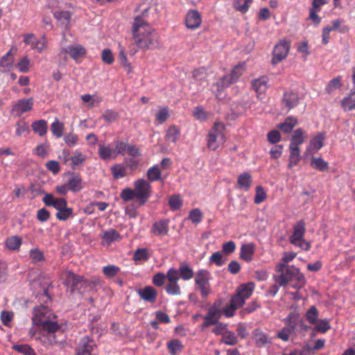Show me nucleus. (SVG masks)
<instances>
[{"instance_id": "69168bd1", "label": "nucleus", "mask_w": 355, "mask_h": 355, "mask_svg": "<svg viewBox=\"0 0 355 355\" xmlns=\"http://www.w3.org/2000/svg\"><path fill=\"white\" fill-rule=\"evenodd\" d=\"M119 271V268L114 265H108L104 266L103 268V272L104 275L108 277H112L115 276Z\"/></svg>"}, {"instance_id": "49530a36", "label": "nucleus", "mask_w": 355, "mask_h": 355, "mask_svg": "<svg viewBox=\"0 0 355 355\" xmlns=\"http://www.w3.org/2000/svg\"><path fill=\"white\" fill-rule=\"evenodd\" d=\"M113 178L116 180L122 178L125 176V168L121 164H116L111 167Z\"/></svg>"}, {"instance_id": "9b49d317", "label": "nucleus", "mask_w": 355, "mask_h": 355, "mask_svg": "<svg viewBox=\"0 0 355 355\" xmlns=\"http://www.w3.org/2000/svg\"><path fill=\"white\" fill-rule=\"evenodd\" d=\"M207 77V71L204 67L195 69L192 73L193 80L191 82V84L193 85L195 83H199L200 87V88L198 89V90L199 91L205 88V86L208 85Z\"/></svg>"}, {"instance_id": "72a5a7b5", "label": "nucleus", "mask_w": 355, "mask_h": 355, "mask_svg": "<svg viewBox=\"0 0 355 355\" xmlns=\"http://www.w3.org/2000/svg\"><path fill=\"white\" fill-rule=\"evenodd\" d=\"M290 155L288 159V168H292L296 166L300 161V148H289Z\"/></svg>"}, {"instance_id": "ea45409f", "label": "nucleus", "mask_w": 355, "mask_h": 355, "mask_svg": "<svg viewBox=\"0 0 355 355\" xmlns=\"http://www.w3.org/2000/svg\"><path fill=\"white\" fill-rule=\"evenodd\" d=\"M252 0H235L233 3L234 9L242 13H245L249 8Z\"/></svg>"}, {"instance_id": "864d4df0", "label": "nucleus", "mask_w": 355, "mask_h": 355, "mask_svg": "<svg viewBox=\"0 0 355 355\" xmlns=\"http://www.w3.org/2000/svg\"><path fill=\"white\" fill-rule=\"evenodd\" d=\"M324 134L322 132L318 133L311 141V145L317 150L320 149L324 145Z\"/></svg>"}, {"instance_id": "2f4dec72", "label": "nucleus", "mask_w": 355, "mask_h": 355, "mask_svg": "<svg viewBox=\"0 0 355 355\" xmlns=\"http://www.w3.org/2000/svg\"><path fill=\"white\" fill-rule=\"evenodd\" d=\"M310 165L312 168L322 172L327 171L329 169V164L321 157H313Z\"/></svg>"}, {"instance_id": "473e14b6", "label": "nucleus", "mask_w": 355, "mask_h": 355, "mask_svg": "<svg viewBox=\"0 0 355 355\" xmlns=\"http://www.w3.org/2000/svg\"><path fill=\"white\" fill-rule=\"evenodd\" d=\"M300 320L299 314L296 312H291L284 319V322L286 323V327L294 331Z\"/></svg>"}, {"instance_id": "cd10ccee", "label": "nucleus", "mask_w": 355, "mask_h": 355, "mask_svg": "<svg viewBox=\"0 0 355 355\" xmlns=\"http://www.w3.org/2000/svg\"><path fill=\"white\" fill-rule=\"evenodd\" d=\"M298 124V121L293 116H288L284 123L278 125L279 128L282 130L283 132L288 133L291 132L293 128Z\"/></svg>"}, {"instance_id": "393cba45", "label": "nucleus", "mask_w": 355, "mask_h": 355, "mask_svg": "<svg viewBox=\"0 0 355 355\" xmlns=\"http://www.w3.org/2000/svg\"><path fill=\"white\" fill-rule=\"evenodd\" d=\"M31 127L33 132L40 137L44 136L47 132V122L44 119L34 121L32 123Z\"/></svg>"}, {"instance_id": "f704fd0d", "label": "nucleus", "mask_w": 355, "mask_h": 355, "mask_svg": "<svg viewBox=\"0 0 355 355\" xmlns=\"http://www.w3.org/2000/svg\"><path fill=\"white\" fill-rule=\"evenodd\" d=\"M102 237L108 244L114 241H119L121 239L120 234L114 229H110L104 232Z\"/></svg>"}, {"instance_id": "6e6552de", "label": "nucleus", "mask_w": 355, "mask_h": 355, "mask_svg": "<svg viewBox=\"0 0 355 355\" xmlns=\"http://www.w3.org/2000/svg\"><path fill=\"white\" fill-rule=\"evenodd\" d=\"M34 100L32 97L18 100L11 108V112L17 116L33 110Z\"/></svg>"}, {"instance_id": "1a4fd4ad", "label": "nucleus", "mask_w": 355, "mask_h": 355, "mask_svg": "<svg viewBox=\"0 0 355 355\" xmlns=\"http://www.w3.org/2000/svg\"><path fill=\"white\" fill-rule=\"evenodd\" d=\"M300 102L299 95L293 91H286L284 93L282 103L288 111L295 107Z\"/></svg>"}, {"instance_id": "f8f14e48", "label": "nucleus", "mask_w": 355, "mask_h": 355, "mask_svg": "<svg viewBox=\"0 0 355 355\" xmlns=\"http://www.w3.org/2000/svg\"><path fill=\"white\" fill-rule=\"evenodd\" d=\"M202 22L201 15L198 10H189L185 17V24L188 28L196 29Z\"/></svg>"}, {"instance_id": "0e129e2a", "label": "nucleus", "mask_w": 355, "mask_h": 355, "mask_svg": "<svg viewBox=\"0 0 355 355\" xmlns=\"http://www.w3.org/2000/svg\"><path fill=\"white\" fill-rule=\"evenodd\" d=\"M48 171L52 172L54 175L58 174L60 171V166L58 162L55 160H50L45 164Z\"/></svg>"}, {"instance_id": "c9c22d12", "label": "nucleus", "mask_w": 355, "mask_h": 355, "mask_svg": "<svg viewBox=\"0 0 355 355\" xmlns=\"http://www.w3.org/2000/svg\"><path fill=\"white\" fill-rule=\"evenodd\" d=\"M254 289V284L248 283L247 284L241 285L237 290V294H240V296L243 298L244 300L249 298Z\"/></svg>"}, {"instance_id": "5fc2aeb1", "label": "nucleus", "mask_w": 355, "mask_h": 355, "mask_svg": "<svg viewBox=\"0 0 355 355\" xmlns=\"http://www.w3.org/2000/svg\"><path fill=\"white\" fill-rule=\"evenodd\" d=\"M318 318V311L315 306H312L306 313V318L311 324H315Z\"/></svg>"}, {"instance_id": "e2e57ef3", "label": "nucleus", "mask_w": 355, "mask_h": 355, "mask_svg": "<svg viewBox=\"0 0 355 355\" xmlns=\"http://www.w3.org/2000/svg\"><path fill=\"white\" fill-rule=\"evenodd\" d=\"M165 275L166 276V279L168 282L171 283L178 282L180 277L179 272L173 268H170Z\"/></svg>"}, {"instance_id": "5701e85b", "label": "nucleus", "mask_w": 355, "mask_h": 355, "mask_svg": "<svg viewBox=\"0 0 355 355\" xmlns=\"http://www.w3.org/2000/svg\"><path fill=\"white\" fill-rule=\"evenodd\" d=\"M253 339L258 347H263L270 342L268 336L259 329H256L253 331Z\"/></svg>"}, {"instance_id": "412c9836", "label": "nucleus", "mask_w": 355, "mask_h": 355, "mask_svg": "<svg viewBox=\"0 0 355 355\" xmlns=\"http://www.w3.org/2000/svg\"><path fill=\"white\" fill-rule=\"evenodd\" d=\"M268 79L266 76L254 79L252 81L253 89L259 94H263L268 88Z\"/></svg>"}, {"instance_id": "dca6fc26", "label": "nucleus", "mask_w": 355, "mask_h": 355, "mask_svg": "<svg viewBox=\"0 0 355 355\" xmlns=\"http://www.w3.org/2000/svg\"><path fill=\"white\" fill-rule=\"evenodd\" d=\"M82 276L78 275L71 271H68L66 273L65 284L70 288L71 293H74L79 284L82 282Z\"/></svg>"}, {"instance_id": "680f3d73", "label": "nucleus", "mask_w": 355, "mask_h": 355, "mask_svg": "<svg viewBox=\"0 0 355 355\" xmlns=\"http://www.w3.org/2000/svg\"><path fill=\"white\" fill-rule=\"evenodd\" d=\"M266 194L264 189L261 186H258L256 188V194L254 196V203L260 204L265 200Z\"/></svg>"}, {"instance_id": "4d7b16f0", "label": "nucleus", "mask_w": 355, "mask_h": 355, "mask_svg": "<svg viewBox=\"0 0 355 355\" xmlns=\"http://www.w3.org/2000/svg\"><path fill=\"white\" fill-rule=\"evenodd\" d=\"M128 146L129 145L124 141H115V148H114L115 155L116 156L117 155H125L126 154Z\"/></svg>"}, {"instance_id": "f257e3e1", "label": "nucleus", "mask_w": 355, "mask_h": 355, "mask_svg": "<svg viewBox=\"0 0 355 355\" xmlns=\"http://www.w3.org/2000/svg\"><path fill=\"white\" fill-rule=\"evenodd\" d=\"M132 34L135 44L140 49H153L158 45L157 33L141 16L135 17L132 24Z\"/></svg>"}, {"instance_id": "79ce46f5", "label": "nucleus", "mask_w": 355, "mask_h": 355, "mask_svg": "<svg viewBox=\"0 0 355 355\" xmlns=\"http://www.w3.org/2000/svg\"><path fill=\"white\" fill-rule=\"evenodd\" d=\"M221 341L227 345L233 346L237 344L239 340L234 332L228 330L223 336Z\"/></svg>"}, {"instance_id": "c85d7f7f", "label": "nucleus", "mask_w": 355, "mask_h": 355, "mask_svg": "<svg viewBox=\"0 0 355 355\" xmlns=\"http://www.w3.org/2000/svg\"><path fill=\"white\" fill-rule=\"evenodd\" d=\"M98 155L100 158L105 161L116 157L114 149L111 148L109 146L99 145Z\"/></svg>"}, {"instance_id": "2eb2a0df", "label": "nucleus", "mask_w": 355, "mask_h": 355, "mask_svg": "<svg viewBox=\"0 0 355 355\" xmlns=\"http://www.w3.org/2000/svg\"><path fill=\"white\" fill-rule=\"evenodd\" d=\"M169 220L162 219L153 224L151 232L156 236L167 235L169 230Z\"/></svg>"}, {"instance_id": "7ed1b4c3", "label": "nucleus", "mask_w": 355, "mask_h": 355, "mask_svg": "<svg viewBox=\"0 0 355 355\" xmlns=\"http://www.w3.org/2000/svg\"><path fill=\"white\" fill-rule=\"evenodd\" d=\"M135 197L139 199V205H144L151 195V186L144 179H139L135 182Z\"/></svg>"}, {"instance_id": "4468645a", "label": "nucleus", "mask_w": 355, "mask_h": 355, "mask_svg": "<svg viewBox=\"0 0 355 355\" xmlns=\"http://www.w3.org/2000/svg\"><path fill=\"white\" fill-rule=\"evenodd\" d=\"M63 53H69L73 59H77L86 53L85 49L81 45L68 46L62 48L58 56H62Z\"/></svg>"}, {"instance_id": "ddd939ff", "label": "nucleus", "mask_w": 355, "mask_h": 355, "mask_svg": "<svg viewBox=\"0 0 355 355\" xmlns=\"http://www.w3.org/2000/svg\"><path fill=\"white\" fill-rule=\"evenodd\" d=\"M137 293L141 300L149 303H154L157 297V291L150 286L139 289Z\"/></svg>"}, {"instance_id": "6e6d98bb", "label": "nucleus", "mask_w": 355, "mask_h": 355, "mask_svg": "<svg viewBox=\"0 0 355 355\" xmlns=\"http://www.w3.org/2000/svg\"><path fill=\"white\" fill-rule=\"evenodd\" d=\"M341 86V78L340 77H336L329 81L326 87V92L328 94L332 93L336 89L340 88Z\"/></svg>"}, {"instance_id": "bb28decb", "label": "nucleus", "mask_w": 355, "mask_h": 355, "mask_svg": "<svg viewBox=\"0 0 355 355\" xmlns=\"http://www.w3.org/2000/svg\"><path fill=\"white\" fill-rule=\"evenodd\" d=\"M12 49L6 53L0 60V71L1 72H6L8 67L12 65L14 58L12 53Z\"/></svg>"}, {"instance_id": "4be33fe9", "label": "nucleus", "mask_w": 355, "mask_h": 355, "mask_svg": "<svg viewBox=\"0 0 355 355\" xmlns=\"http://www.w3.org/2000/svg\"><path fill=\"white\" fill-rule=\"evenodd\" d=\"M49 308L44 305H41L40 306L35 308L33 310L34 315L32 318L33 324L37 325V322H36L37 319H39V320L41 319L42 320H46V319L51 318V316H50L51 314H49V315H46L49 313Z\"/></svg>"}, {"instance_id": "7c9ffc66", "label": "nucleus", "mask_w": 355, "mask_h": 355, "mask_svg": "<svg viewBox=\"0 0 355 355\" xmlns=\"http://www.w3.org/2000/svg\"><path fill=\"white\" fill-rule=\"evenodd\" d=\"M54 17L60 21L62 26H64L65 28H69V21L71 20V14L68 11H60L55 12L53 14Z\"/></svg>"}, {"instance_id": "e433bc0d", "label": "nucleus", "mask_w": 355, "mask_h": 355, "mask_svg": "<svg viewBox=\"0 0 355 355\" xmlns=\"http://www.w3.org/2000/svg\"><path fill=\"white\" fill-rule=\"evenodd\" d=\"M21 243L22 241L19 236H12L6 240L5 245L10 250H16L19 248Z\"/></svg>"}, {"instance_id": "a211bd4d", "label": "nucleus", "mask_w": 355, "mask_h": 355, "mask_svg": "<svg viewBox=\"0 0 355 355\" xmlns=\"http://www.w3.org/2000/svg\"><path fill=\"white\" fill-rule=\"evenodd\" d=\"M230 74H227L220 78L214 85L217 87L216 96L217 98H222V91L223 89L229 87L230 85L234 83V81L230 79Z\"/></svg>"}, {"instance_id": "a18cd8bd", "label": "nucleus", "mask_w": 355, "mask_h": 355, "mask_svg": "<svg viewBox=\"0 0 355 355\" xmlns=\"http://www.w3.org/2000/svg\"><path fill=\"white\" fill-rule=\"evenodd\" d=\"M12 348L15 351L24 355H36L33 349L26 344L15 345Z\"/></svg>"}, {"instance_id": "0eeeda50", "label": "nucleus", "mask_w": 355, "mask_h": 355, "mask_svg": "<svg viewBox=\"0 0 355 355\" xmlns=\"http://www.w3.org/2000/svg\"><path fill=\"white\" fill-rule=\"evenodd\" d=\"M224 130V125L222 123H216L214 128L211 130L207 135V147L209 149L215 150L218 144L216 139L219 136L223 135V130Z\"/></svg>"}, {"instance_id": "3c124183", "label": "nucleus", "mask_w": 355, "mask_h": 355, "mask_svg": "<svg viewBox=\"0 0 355 355\" xmlns=\"http://www.w3.org/2000/svg\"><path fill=\"white\" fill-rule=\"evenodd\" d=\"M161 171L157 166L150 167L147 171V177L151 182H154L160 179Z\"/></svg>"}, {"instance_id": "b1692460", "label": "nucleus", "mask_w": 355, "mask_h": 355, "mask_svg": "<svg viewBox=\"0 0 355 355\" xmlns=\"http://www.w3.org/2000/svg\"><path fill=\"white\" fill-rule=\"evenodd\" d=\"M67 185L69 190L73 192L80 191L83 189L82 179L78 174L71 173V177L69 178Z\"/></svg>"}, {"instance_id": "8fccbe9b", "label": "nucleus", "mask_w": 355, "mask_h": 355, "mask_svg": "<svg viewBox=\"0 0 355 355\" xmlns=\"http://www.w3.org/2000/svg\"><path fill=\"white\" fill-rule=\"evenodd\" d=\"M168 205L173 211L178 210L182 205V200L180 198V196H171L168 200Z\"/></svg>"}, {"instance_id": "f03ea898", "label": "nucleus", "mask_w": 355, "mask_h": 355, "mask_svg": "<svg viewBox=\"0 0 355 355\" xmlns=\"http://www.w3.org/2000/svg\"><path fill=\"white\" fill-rule=\"evenodd\" d=\"M273 279L279 286H286L290 281L296 280L300 284V287L306 282L304 275L300 272V269L294 266H287L285 272L279 275H273Z\"/></svg>"}, {"instance_id": "09e8293b", "label": "nucleus", "mask_w": 355, "mask_h": 355, "mask_svg": "<svg viewBox=\"0 0 355 355\" xmlns=\"http://www.w3.org/2000/svg\"><path fill=\"white\" fill-rule=\"evenodd\" d=\"M150 257V254L147 248H138L134 253V260L147 261Z\"/></svg>"}, {"instance_id": "20e7f679", "label": "nucleus", "mask_w": 355, "mask_h": 355, "mask_svg": "<svg viewBox=\"0 0 355 355\" xmlns=\"http://www.w3.org/2000/svg\"><path fill=\"white\" fill-rule=\"evenodd\" d=\"M210 273L207 270H200L196 272L195 284L200 291L202 298H206L211 293L209 284Z\"/></svg>"}, {"instance_id": "4c0bfd02", "label": "nucleus", "mask_w": 355, "mask_h": 355, "mask_svg": "<svg viewBox=\"0 0 355 355\" xmlns=\"http://www.w3.org/2000/svg\"><path fill=\"white\" fill-rule=\"evenodd\" d=\"M341 106L345 111L355 110V93L350 94L341 101Z\"/></svg>"}, {"instance_id": "bf43d9fd", "label": "nucleus", "mask_w": 355, "mask_h": 355, "mask_svg": "<svg viewBox=\"0 0 355 355\" xmlns=\"http://www.w3.org/2000/svg\"><path fill=\"white\" fill-rule=\"evenodd\" d=\"M165 290L168 295H179L181 293L180 288L178 284V282H168V284L165 286Z\"/></svg>"}, {"instance_id": "58836bf2", "label": "nucleus", "mask_w": 355, "mask_h": 355, "mask_svg": "<svg viewBox=\"0 0 355 355\" xmlns=\"http://www.w3.org/2000/svg\"><path fill=\"white\" fill-rule=\"evenodd\" d=\"M180 135V129L175 125L170 126L166 134V138L173 143H175L179 139Z\"/></svg>"}, {"instance_id": "de8ad7c7", "label": "nucleus", "mask_w": 355, "mask_h": 355, "mask_svg": "<svg viewBox=\"0 0 355 355\" xmlns=\"http://www.w3.org/2000/svg\"><path fill=\"white\" fill-rule=\"evenodd\" d=\"M180 277L184 280H189L193 277V270L187 265L181 266L179 268Z\"/></svg>"}, {"instance_id": "13d9d810", "label": "nucleus", "mask_w": 355, "mask_h": 355, "mask_svg": "<svg viewBox=\"0 0 355 355\" xmlns=\"http://www.w3.org/2000/svg\"><path fill=\"white\" fill-rule=\"evenodd\" d=\"M42 343L46 347H49L58 344L59 342L56 339L55 334H47L43 336L41 338Z\"/></svg>"}, {"instance_id": "338daca9", "label": "nucleus", "mask_w": 355, "mask_h": 355, "mask_svg": "<svg viewBox=\"0 0 355 355\" xmlns=\"http://www.w3.org/2000/svg\"><path fill=\"white\" fill-rule=\"evenodd\" d=\"M330 329L331 326L329 324V321L327 319L319 320L318 323L315 327V330L322 333H325Z\"/></svg>"}, {"instance_id": "423d86ee", "label": "nucleus", "mask_w": 355, "mask_h": 355, "mask_svg": "<svg viewBox=\"0 0 355 355\" xmlns=\"http://www.w3.org/2000/svg\"><path fill=\"white\" fill-rule=\"evenodd\" d=\"M291 42L282 40H280L274 47L271 63L275 65L285 59L289 52Z\"/></svg>"}, {"instance_id": "a19ab883", "label": "nucleus", "mask_w": 355, "mask_h": 355, "mask_svg": "<svg viewBox=\"0 0 355 355\" xmlns=\"http://www.w3.org/2000/svg\"><path fill=\"white\" fill-rule=\"evenodd\" d=\"M51 130L53 135L58 138H60L63 135L64 124L58 119H55L51 125Z\"/></svg>"}, {"instance_id": "37998d69", "label": "nucleus", "mask_w": 355, "mask_h": 355, "mask_svg": "<svg viewBox=\"0 0 355 355\" xmlns=\"http://www.w3.org/2000/svg\"><path fill=\"white\" fill-rule=\"evenodd\" d=\"M169 352L172 355H175L183 349V345L179 340H172L167 344Z\"/></svg>"}, {"instance_id": "c756f323", "label": "nucleus", "mask_w": 355, "mask_h": 355, "mask_svg": "<svg viewBox=\"0 0 355 355\" xmlns=\"http://www.w3.org/2000/svg\"><path fill=\"white\" fill-rule=\"evenodd\" d=\"M81 282H83L79 284L76 291H78L79 293H83L89 290L93 289L95 285H96L99 282L98 279H95L94 280L89 281L87 279H85L83 276Z\"/></svg>"}, {"instance_id": "f3484780", "label": "nucleus", "mask_w": 355, "mask_h": 355, "mask_svg": "<svg viewBox=\"0 0 355 355\" xmlns=\"http://www.w3.org/2000/svg\"><path fill=\"white\" fill-rule=\"evenodd\" d=\"M305 224L303 220H299L293 227V232L290 236L291 243H295V241L303 239L305 234Z\"/></svg>"}, {"instance_id": "9d476101", "label": "nucleus", "mask_w": 355, "mask_h": 355, "mask_svg": "<svg viewBox=\"0 0 355 355\" xmlns=\"http://www.w3.org/2000/svg\"><path fill=\"white\" fill-rule=\"evenodd\" d=\"M36 322V326L40 327L42 330L46 332L47 334H55L61 327L57 321L51 320V318L43 320L37 319Z\"/></svg>"}, {"instance_id": "603ef678", "label": "nucleus", "mask_w": 355, "mask_h": 355, "mask_svg": "<svg viewBox=\"0 0 355 355\" xmlns=\"http://www.w3.org/2000/svg\"><path fill=\"white\" fill-rule=\"evenodd\" d=\"M244 64H239L236 66H235L232 70L231 71V73H230V76H231L230 79L233 80L235 82L238 80L239 77L243 74L244 72Z\"/></svg>"}, {"instance_id": "052dcab7", "label": "nucleus", "mask_w": 355, "mask_h": 355, "mask_svg": "<svg viewBox=\"0 0 355 355\" xmlns=\"http://www.w3.org/2000/svg\"><path fill=\"white\" fill-rule=\"evenodd\" d=\"M119 60L121 64L127 70L128 73H130L132 68L130 64L128 62V58L123 48H121L119 51Z\"/></svg>"}, {"instance_id": "774afa93", "label": "nucleus", "mask_w": 355, "mask_h": 355, "mask_svg": "<svg viewBox=\"0 0 355 355\" xmlns=\"http://www.w3.org/2000/svg\"><path fill=\"white\" fill-rule=\"evenodd\" d=\"M209 261L211 263H214L217 266H222L225 263V261L223 259L222 252L220 251L213 253L209 258Z\"/></svg>"}, {"instance_id": "a878e982", "label": "nucleus", "mask_w": 355, "mask_h": 355, "mask_svg": "<svg viewBox=\"0 0 355 355\" xmlns=\"http://www.w3.org/2000/svg\"><path fill=\"white\" fill-rule=\"evenodd\" d=\"M252 184V176L249 173H241L237 180L239 188L248 191Z\"/></svg>"}, {"instance_id": "aec40b11", "label": "nucleus", "mask_w": 355, "mask_h": 355, "mask_svg": "<svg viewBox=\"0 0 355 355\" xmlns=\"http://www.w3.org/2000/svg\"><path fill=\"white\" fill-rule=\"evenodd\" d=\"M305 132L302 128L295 130L291 138L289 148H300L299 146L304 141Z\"/></svg>"}, {"instance_id": "c03bdc74", "label": "nucleus", "mask_w": 355, "mask_h": 355, "mask_svg": "<svg viewBox=\"0 0 355 355\" xmlns=\"http://www.w3.org/2000/svg\"><path fill=\"white\" fill-rule=\"evenodd\" d=\"M55 216L58 220L65 221L73 216V209L66 206L63 209L59 210L55 214Z\"/></svg>"}, {"instance_id": "6ab92c4d", "label": "nucleus", "mask_w": 355, "mask_h": 355, "mask_svg": "<svg viewBox=\"0 0 355 355\" xmlns=\"http://www.w3.org/2000/svg\"><path fill=\"white\" fill-rule=\"evenodd\" d=\"M254 250L255 245L252 243L242 245L241 247L240 258L247 262L250 261Z\"/></svg>"}, {"instance_id": "39448f33", "label": "nucleus", "mask_w": 355, "mask_h": 355, "mask_svg": "<svg viewBox=\"0 0 355 355\" xmlns=\"http://www.w3.org/2000/svg\"><path fill=\"white\" fill-rule=\"evenodd\" d=\"M76 355H96L97 345L88 336L81 338L76 348Z\"/></svg>"}]
</instances>
